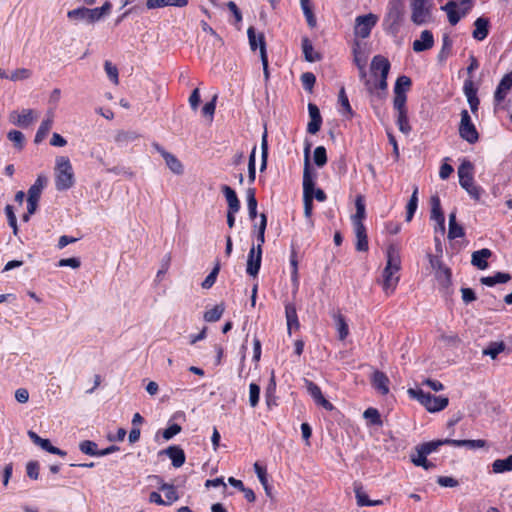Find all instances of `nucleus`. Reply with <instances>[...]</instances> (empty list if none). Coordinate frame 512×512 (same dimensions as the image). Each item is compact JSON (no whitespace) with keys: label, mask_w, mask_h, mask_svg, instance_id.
<instances>
[{"label":"nucleus","mask_w":512,"mask_h":512,"mask_svg":"<svg viewBox=\"0 0 512 512\" xmlns=\"http://www.w3.org/2000/svg\"><path fill=\"white\" fill-rule=\"evenodd\" d=\"M390 67V62L386 57L382 55L373 57L370 65L371 77L364 81L365 89L372 102L383 101L386 98Z\"/></svg>","instance_id":"nucleus-1"},{"label":"nucleus","mask_w":512,"mask_h":512,"mask_svg":"<svg viewBox=\"0 0 512 512\" xmlns=\"http://www.w3.org/2000/svg\"><path fill=\"white\" fill-rule=\"evenodd\" d=\"M387 263L382 273V287L386 295H390L396 289L399 282V270L401 268V256L398 247L390 245L386 251Z\"/></svg>","instance_id":"nucleus-2"},{"label":"nucleus","mask_w":512,"mask_h":512,"mask_svg":"<svg viewBox=\"0 0 512 512\" xmlns=\"http://www.w3.org/2000/svg\"><path fill=\"white\" fill-rule=\"evenodd\" d=\"M473 170V164L464 160L457 171L459 184L473 200L479 201L484 194V189L474 182Z\"/></svg>","instance_id":"nucleus-3"},{"label":"nucleus","mask_w":512,"mask_h":512,"mask_svg":"<svg viewBox=\"0 0 512 512\" xmlns=\"http://www.w3.org/2000/svg\"><path fill=\"white\" fill-rule=\"evenodd\" d=\"M75 183L71 162L66 156H58L55 160V188L58 191L70 189Z\"/></svg>","instance_id":"nucleus-4"},{"label":"nucleus","mask_w":512,"mask_h":512,"mask_svg":"<svg viewBox=\"0 0 512 512\" xmlns=\"http://www.w3.org/2000/svg\"><path fill=\"white\" fill-rule=\"evenodd\" d=\"M409 7L413 24L423 26L434 21L433 0H409Z\"/></svg>","instance_id":"nucleus-5"},{"label":"nucleus","mask_w":512,"mask_h":512,"mask_svg":"<svg viewBox=\"0 0 512 512\" xmlns=\"http://www.w3.org/2000/svg\"><path fill=\"white\" fill-rule=\"evenodd\" d=\"M408 394L411 398L416 399L422 404L429 412L435 413L445 409L449 403L447 397L435 396L430 393L424 392L420 388L408 389Z\"/></svg>","instance_id":"nucleus-6"},{"label":"nucleus","mask_w":512,"mask_h":512,"mask_svg":"<svg viewBox=\"0 0 512 512\" xmlns=\"http://www.w3.org/2000/svg\"><path fill=\"white\" fill-rule=\"evenodd\" d=\"M402 19V8L398 1H391L388 4L387 13L383 20L386 31L396 33L399 29Z\"/></svg>","instance_id":"nucleus-7"},{"label":"nucleus","mask_w":512,"mask_h":512,"mask_svg":"<svg viewBox=\"0 0 512 512\" xmlns=\"http://www.w3.org/2000/svg\"><path fill=\"white\" fill-rule=\"evenodd\" d=\"M378 22V16L373 13L357 16L355 19L354 34L365 39L369 37L371 30Z\"/></svg>","instance_id":"nucleus-8"},{"label":"nucleus","mask_w":512,"mask_h":512,"mask_svg":"<svg viewBox=\"0 0 512 512\" xmlns=\"http://www.w3.org/2000/svg\"><path fill=\"white\" fill-rule=\"evenodd\" d=\"M429 262L439 285L442 287H448L451 283L450 269L446 267L441 259L436 256L429 255Z\"/></svg>","instance_id":"nucleus-9"},{"label":"nucleus","mask_w":512,"mask_h":512,"mask_svg":"<svg viewBox=\"0 0 512 512\" xmlns=\"http://www.w3.org/2000/svg\"><path fill=\"white\" fill-rule=\"evenodd\" d=\"M459 134L462 139L473 144L478 140V132L472 123L471 117L467 110H462L461 121L459 126Z\"/></svg>","instance_id":"nucleus-10"},{"label":"nucleus","mask_w":512,"mask_h":512,"mask_svg":"<svg viewBox=\"0 0 512 512\" xmlns=\"http://www.w3.org/2000/svg\"><path fill=\"white\" fill-rule=\"evenodd\" d=\"M440 9L446 13L449 24L455 26L462 18L468 15L472 8L457 5L455 2H447Z\"/></svg>","instance_id":"nucleus-11"},{"label":"nucleus","mask_w":512,"mask_h":512,"mask_svg":"<svg viewBox=\"0 0 512 512\" xmlns=\"http://www.w3.org/2000/svg\"><path fill=\"white\" fill-rule=\"evenodd\" d=\"M98 12L94 8L79 7L68 11L67 17L75 22H84L87 24H93L98 20Z\"/></svg>","instance_id":"nucleus-12"},{"label":"nucleus","mask_w":512,"mask_h":512,"mask_svg":"<svg viewBox=\"0 0 512 512\" xmlns=\"http://www.w3.org/2000/svg\"><path fill=\"white\" fill-rule=\"evenodd\" d=\"M315 191V183L310 170L309 149L307 148L305 151V167L303 172V199L313 200Z\"/></svg>","instance_id":"nucleus-13"},{"label":"nucleus","mask_w":512,"mask_h":512,"mask_svg":"<svg viewBox=\"0 0 512 512\" xmlns=\"http://www.w3.org/2000/svg\"><path fill=\"white\" fill-rule=\"evenodd\" d=\"M262 262V248L256 249L253 245L247 256L246 272L249 276L256 277Z\"/></svg>","instance_id":"nucleus-14"},{"label":"nucleus","mask_w":512,"mask_h":512,"mask_svg":"<svg viewBox=\"0 0 512 512\" xmlns=\"http://www.w3.org/2000/svg\"><path fill=\"white\" fill-rule=\"evenodd\" d=\"M305 385L307 392L313 398L315 403L324 409L331 411L333 410V405L323 396L322 391L318 385L310 380H305Z\"/></svg>","instance_id":"nucleus-15"},{"label":"nucleus","mask_w":512,"mask_h":512,"mask_svg":"<svg viewBox=\"0 0 512 512\" xmlns=\"http://www.w3.org/2000/svg\"><path fill=\"white\" fill-rule=\"evenodd\" d=\"M34 119V112L31 109H23L21 112L12 111L9 115V121L12 124L23 128L32 124Z\"/></svg>","instance_id":"nucleus-16"},{"label":"nucleus","mask_w":512,"mask_h":512,"mask_svg":"<svg viewBox=\"0 0 512 512\" xmlns=\"http://www.w3.org/2000/svg\"><path fill=\"white\" fill-rule=\"evenodd\" d=\"M155 150L163 157L167 167L175 174L183 173V165L182 163L174 156L173 154L167 152L163 147L159 144H154Z\"/></svg>","instance_id":"nucleus-17"},{"label":"nucleus","mask_w":512,"mask_h":512,"mask_svg":"<svg viewBox=\"0 0 512 512\" xmlns=\"http://www.w3.org/2000/svg\"><path fill=\"white\" fill-rule=\"evenodd\" d=\"M27 434H28L29 438L31 439V441L35 445L39 446L41 449H43L51 454L59 455L62 457L66 455L65 451L53 446L48 439L41 438L34 431L29 430Z\"/></svg>","instance_id":"nucleus-18"},{"label":"nucleus","mask_w":512,"mask_h":512,"mask_svg":"<svg viewBox=\"0 0 512 512\" xmlns=\"http://www.w3.org/2000/svg\"><path fill=\"white\" fill-rule=\"evenodd\" d=\"M512 89V72L506 74L502 80L500 81L495 94H494V101L496 105H500L510 90Z\"/></svg>","instance_id":"nucleus-19"},{"label":"nucleus","mask_w":512,"mask_h":512,"mask_svg":"<svg viewBox=\"0 0 512 512\" xmlns=\"http://www.w3.org/2000/svg\"><path fill=\"white\" fill-rule=\"evenodd\" d=\"M434 45V37L431 31L423 30L420 38L413 42V50L415 52H423L429 50Z\"/></svg>","instance_id":"nucleus-20"},{"label":"nucleus","mask_w":512,"mask_h":512,"mask_svg":"<svg viewBox=\"0 0 512 512\" xmlns=\"http://www.w3.org/2000/svg\"><path fill=\"white\" fill-rule=\"evenodd\" d=\"M431 219L435 220L441 232L445 230V217L438 196L431 197Z\"/></svg>","instance_id":"nucleus-21"},{"label":"nucleus","mask_w":512,"mask_h":512,"mask_svg":"<svg viewBox=\"0 0 512 512\" xmlns=\"http://www.w3.org/2000/svg\"><path fill=\"white\" fill-rule=\"evenodd\" d=\"M372 386L382 395L389 393V378L381 371H375L371 378Z\"/></svg>","instance_id":"nucleus-22"},{"label":"nucleus","mask_w":512,"mask_h":512,"mask_svg":"<svg viewBox=\"0 0 512 512\" xmlns=\"http://www.w3.org/2000/svg\"><path fill=\"white\" fill-rule=\"evenodd\" d=\"M491 255L492 252L487 248L474 251L471 257V263L478 269L485 270L488 267L487 259L490 258Z\"/></svg>","instance_id":"nucleus-23"},{"label":"nucleus","mask_w":512,"mask_h":512,"mask_svg":"<svg viewBox=\"0 0 512 512\" xmlns=\"http://www.w3.org/2000/svg\"><path fill=\"white\" fill-rule=\"evenodd\" d=\"M188 4V0H146L147 9H157L164 7H185Z\"/></svg>","instance_id":"nucleus-24"},{"label":"nucleus","mask_w":512,"mask_h":512,"mask_svg":"<svg viewBox=\"0 0 512 512\" xmlns=\"http://www.w3.org/2000/svg\"><path fill=\"white\" fill-rule=\"evenodd\" d=\"M354 492L357 501V505L363 506H379L383 504L382 500H369L366 492L360 484H354Z\"/></svg>","instance_id":"nucleus-25"},{"label":"nucleus","mask_w":512,"mask_h":512,"mask_svg":"<svg viewBox=\"0 0 512 512\" xmlns=\"http://www.w3.org/2000/svg\"><path fill=\"white\" fill-rule=\"evenodd\" d=\"M356 212L351 216L353 226L364 225L363 221L366 218L365 201L362 195L357 196L355 201Z\"/></svg>","instance_id":"nucleus-26"},{"label":"nucleus","mask_w":512,"mask_h":512,"mask_svg":"<svg viewBox=\"0 0 512 512\" xmlns=\"http://www.w3.org/2000/svg\"><path fill=\"white\" fill-rule=\"evenodd\" d=\"M355 237H356V250L366 252L369 248L368 237L366 228L364 225L353 226Z\"/></svg>","instance_id":"nucleus-27"},{"label":"nucleus","mask_w":512,"mask_h":512,"mask_svg":"<svg viewBox=\"0 0 512 512\" xmlns=\"http://www.w3.org/2000/svg\"><path fill=\"white\" fill-rule=\"evenodd\" d=\"M155 478L158 480L159 490L164 492L165 504L168 506V505H171L172 503H174L175 501H177L179 496L177 494V491H176V488L174 487V485L164 483L162 481V479L157 476Z\"/></svg>","instance_id":"nucleus-28"},{"label":"nucleus","mask_w":512,"mask_h":512,"mask_svg":"<svg viewBox=\"0 0 512 512\" xmlns=\"http://www.w3.org/2000/svg\"><path fill=\"white\" fill-rule=\"evenodd\" d=\"M489 21L484 17H479L474 22L473 38L478 41H483L488 36Z\"/></svg>","instance_id":"nucleus-29"},{"label":"nucleus","mask_w":512,"mask_h":512,"mask_svg":"<svg viewBox=\"0 0 512 512\" xmlns=\"http://www.w3.org/2000/svg\"><path fill=\"white\" fill-rule=\"evenodd\" d=\"M221 190L226 198L228 204V211L239 212L240 201L236 195V192L228 185H223Z\"/></svg>","instance_id":"nucleus-30"},{"label":"nucleus","mask_w":512,"mask_h":512,"mask_svg":"<svg viewBox=\"0 0 512 512\" xmlns=\"http://www.w3.org/2000/svg\"><path fill=\"white\" fill-rule=\"evenodd\" d=\"M165 454L171 459L174 467L179 468L185 462V453L178 446H170L165 450Z\"/></svg>","instance_id":"nucleus-31"},{"label":"nucleus","mask_w":512,"mask_h":512,"mask_svg":"<svg viewBox=\"0 0 512 512\" xmlns=\"http://www.w3.org/2000/svg\"><path fill=\"white\" fill-rule=\"evenodd\" d=\"M285 316L287 321L288 333L291 334V330L299 327V321L297 316L296 307L292 303L285 305Z\"/></svg>","instance_id":"nucleus-32"},{"label":"nucleus","mask_w":512,"mask_h":512,"mask_svg":"<svg viewBox=\"0 0 512 512\" xmlns=\"http://www.w3.org/2000/svg\"><path fill=\"white\" fill-rule=\"evenodd\" d=\"M464 236V230L461 225L456 221V213L451 212L449 215V231L448 237L450 239H456Z\"/></svg>","instance_id":"nucleus-33"},{"label":"nucleus","mask_w":512,"mask_h":512,"mask_svg":"<svg viewBox=\"0 0 512 512\" xmlns=\"http://www.w3.org/2000/svg\"><path fill=\"white\" fill-rule=\"evenodd\" d=\"M46 184V178L38 176L34 184L28 190V198L30 200L39 201L42 190Z\"/></svg>","instance_id":"nucleus-34"},{"label":"nucleus","mask_w":512,"mask_h":512,"mask_svg":"<svg viewBox=\"0 0 512 512\" xmlns=\"http://www.w3.org/2000/svg\"><path fill=\"white\" fill-rule=\"evenodd\" d=\"M492 470L496 474L512 471V455L508 456L505 459H496L492 463Z\"/></svg>","instance_id":"nucleus-35"},{"label":"nucleus","mask_w":512,"mask_h":512,"mask_svg":"<svg viewBox=\"0 0 512 512\" xmlns=\"http://www.w3.org/2000/svg\"><path fill=\"white\" fill-rule=\"evenodd\" d=\"M453 439H444V440H434L426 443L419 444L420 448L424 453L430 455L433 452H436L439 447L442 445H452Z\"/></svg>","instance_id":"nucleus-36"},{"label":"nucleus","mask_w":512,"mask_h":512,"mask_svg":"<svg viewBox=\"0 0 512 512\" xmlns=\"http://www.w3.org/2000/svg\"><path fill=\"white\" fill-rule=\"evenodd\" d=\"M302 50L306 61L316 62L320 59L319 54L314 51L313 45L308 38L302 39Z\"/></svg>","instance_id":"nucleus-37"},{"label":"nucleus","mask_w":512,"mask_h":512,"mask_svg":"<svg viewBox=\"0 0 512 512\" xmlns=\"http://www.w3.org/2000/svg\"><path fill=\"white\" fill-rule=\"evenodd\" d=\"M510 280V275L507 273L498 272L493 276H486L481 278V283L488 287H492L498 283H506Z\"/></svg>","instance_id":"nucleus-38"},{"label":"nucleus","mask_w":512,"mask_h":512,"mask_svg":"<svg viewBox=\"0 0 512 512\" xmlns=\"http://www.w3.org/2000/svg\"><path fill=\"white\" fill-rule=\"evenodd\" d=\"M52 125H53L52 117H48L47 119H44L41 122V124L37 130V133L35 135V140H34L35 143H40L46 138L47 134L49 133L50 129L52 128Z\"/></svg>","instance_id":"nucleus-39"},{"label":"nucleus","mask_w":512,"mask_h":512,"mask_svg":"<svg viewBox=\"0 0 512 512\" xmlns=\"http://www.w3.org/2000/svg\"><path fill=\"white\" fill-rule=\"evenodd\" d=\"M300 5L308 26L314 28L316 26V18L312 12L310 0H300Z\"/></svg>","instance_id":"nucleus-40"},{"label":"nucleus","mask_w":512,"mask_h":512,"mask_svg":"<svg viewBox=\"0 0 512 512\" xmlns=\"http://www.w3.org/2000/svg\"><path fill=\"white\" fill-rule=\"evenodd\" d=\"M418 207V188L415 187L406 207V221H411Z\"/></svg>","instance_id":"nucleus-41"},{"label":"nucleus","mask_w":512,"mask_h":512,"mask_svg":"<svg viewBox=\"0 0 512 512\" xmlns=\"http://www.w3.org/2000/svg\"><path fill=\"white\" fill-rule=\"evenodd\" d=\"M246 198L249 217L254 219L257 216V200L255 197V190L249 188L246 192Z\"/></svg>","instance_id":"nucleus-42"},{"label":"nucleus","mask_w":512,"mask_h":512,"mask_svg":"<svg viewBox=\"0 0 512 512\" xmlns=\"http://www.w3.org/2000/svg\"><path fill=\"white\" fill-rule=\"evenodd\" d=\"M79 449L86 455L99 457L100 450L98 449V445L93 441H82L79 444Z\"/></svg>","instance_id":"nucleus-43"},{"label":"nucleus","mask_w":512,"mask_h":512,"mask_svg":"<svg viewBox=\"0 0 512 512\" xmlns=\"http://www.w3.org/2000/svg\"><path fill=\"white\" fill-rule=\"evenodd\" d=\"M396 122H397L399 130L402 133L408 134L411 131V126H410L409 120H408V111L397 112Z\"/></svg>","instance_id":"nucleus-44"},{"label":"nucleus","mask_w":512,"mask_h":512,"mask_svg":"<svg viewBox=\"0 0 512 512\" xmlns=\"http://www.w3.org/2000/svg\"><path fill=\"white\" fill-rule=\"evenodd\" d=\"M258 39H259V43H260V57H261L262 65H263L264 77H265V80L267 81L269 79V70H268V56H267L264 36L260 35L258 37Z\"/></svg>","instance_id":"nucleus-45"},{"label":"nucleus","mask_w":512,"mask_h":512,"mask_svg":"<svg viewBox=\"0 0 512 512\" xmlns=\"http://www.w3.org/2000/svg\"><path fill=\"white\" fill-rule=\"evenodd\" d=\"M484 440H454L452 442V446L455 447H468L470 449H478L483 448L485 446Z\"/></svg>","instance_id":"nucleus-46"},{"label":"nucleus","mask_w":512,"mask_h":512,"mask_svg":"<svg viewBox=\"0 0 512 512\" xmlns=\"http://www.w3.org/2000/svg\"><path fill=\"white\" fill-rule=\"evenodd\" d=\"M504 349L505 344L503 342H492L483 350V354L495 359Z\"/></svg>","instance_id":"nucleus-47"},{"label":"nucleus","mask_w":512,"mask_h":512,"mask_svg":"<svg viewBox=\"0 0 512 512\" xmlns=\"http://www.w3.org/2000/svg\"><path fill=\"white\" fill-rule=\"evenodd\" d=\"M223 312L224 307L222 305H216L204 313V320L207 322L218 321L221 318Z\"/></svg>","instance_id":"nucleus-48"},{"label":"nucleus","mask_w":512,"mask_h":512,"mask_svg":"<svg viewBox=\"0 0 512 512\" xmlns=\"http://www.w3.org/2000/svg\"><path fill=\"white\" fill-rule=\"evenodd\" d=\"M338 102L341 106L340 113H342L343 115L344 114L352 115V109H351L349 99L346 95L344 87H342L339 91Z\"/></svg>","instance_id":"nucleus-49"},{"label":"nucleus","mask_w":512,"mask_h":512,"mask_svg":"<svg viewBox=\"0 0 512 512\" xmlns=\"http://www.w3.org/2000/svg\"><path fill=\"white\" fill-rule=\"evenodd\" d=\"M104 69L108 76V78L111 80L112 83L115 85H118L119 83V74L118 69L115 65L112 64V62L106 60L104 62Z\"/></svg>","instance_id":"nucleus-50"},{"label":"nucleus","mask_w":512,"mask_h":512,"mask_svg":"<svg viewBox=\"0 0 512 512\" xmlns=\"http://www.w3.org/2000/svg\"><path fill=\"white\" fill-rule=\"evenodd\" d=\"M406 100V94L394 91L393 107L396 110V112L407 111Z\"/></svg>","instance_id":"nucleus-51"},{"label":"nucleus","mask_w":512,"mask_h":512,"mask_svg":"<svg viewBox=\"0 0 512 512\" xmlns=\"http://www.w3.org/2000/svg\"><path fill=\"white\" fill-rule=\"evenodd\" d=\"M411 86V80L409 77L402 75L399 76L396 80L394 91L402 92L403 94H406V92L409 90Z\"/></svg>","instance_id":"nucleus-52"},{"label":"nucleus","mask_w":512,"mask_h":512,"mask_svg":"<svg viewBox=\"0 0 512 512\" xmlns=\"http://www.w3.org/2000/svg\"><path fill=\"white\" fill-rule=\"evenodd\" d=\"M313 158L317 166H324L327 162L326 149L323 146L316 147L314 150Z\"/></svg>","instance_id":"nucleus-53"},{"label":"nucleus","mask_w":512,"mask_h":512,"mask_svg":"<svg viewBox=\"0 0 512 512\" xmlns=\"http://www.w3.org/2000/svg\"><path fill=\"white\" fill-rule=\"evenodd\" d=\"M427 454L423 452L419 445L415 447V451L410 455L411 461L415 466H420V464H424L427 459Z\"/></svg>","instance_id":"nucleus-54"},{"label":"nucleus","mask_w":512,"mask_h":512,"mask_svg":"<svg viewBox=\"0 0 512 512\" xmlns=\"http://www.w3.org/2000/svg\"><path fill=\"white\" fill-rule=\"evenodd\" d=\"M259 397L260 387L255 383H251L249 385V404L251 407H256L258 405Z\"/></svg>","instance_id":"nucleus-55"},{"label":"nucleus","mask_w":512,"mask_h":512,"mask_svg":"<svg viewBox=\"0 0 512 512\" xmlns=\"http://www.w3.org/2000/svg\"><path fill=\"white\" fill-rule=\"evenodd\" d=\"M336 326H337L339 338L341 340H344L349 334V329H348V325L343 316L338 315L336 317Z\"/></svg>","instance_id":"nucleus-56"},{"label":"nucleus","mask_w":512,"mask_h":512,"mask_svg":"<svg viewBox=\"0 0 512 512\" xmlns=\"http://www.w3.org/2000/svg\"><path fill=\"white\" fill-rule=\"evenodd\" d=\"M5 213L8 219V223L10 227L13 229L14 235H17L18 233V226H17V219L15 216V213L13 211V207L11 205H7L5 207Z\"/></svg>","instance_id":"nucleus-57"},{"label":"nucleus","mask_w":512,"mask_h":512,"mask_svg":"<svg viewBox=\"0 0 512 512\" xmlns=\"http://www.w3.org/2000/svg\"><path fill=\"white\" fill-rule=\"evenodd\" d=\"M301 81L304 89L311 91L316 82V77L313 73L306 72L302 74Z\"/></svg>","instance_id":"nucleus-58"},{"label":"nucleus","mask_w":512,"mask_h":512,"mask_svg":"<svg viewBox=\"0 0 512 512\" xmlns=\"http://www.w3.org/2000/svg\"><path fill=\"white\" fill-rule=\"evenodd\" d=\"M218 272H219V266L217 265L216 267H214V269L207 275V277L202 282V284H201L202 288H204V289L211 288L216 281Z\"/></svg>","instance_id":"nucleus-59"},{"label":"nucleus","mask_w":512,"mask_h":512,"mask_svg":"<svg viewBox=\"0 0 512 512\" xmlns=\"http://www.w3.org/2000/svg\"><path fill=\"white\" fill-rule=\"evenodd\" d=\"M216 99L217 95H215L213 99L210 102H207L202 108L203 116L208 117L210 120H212L213 115L215 113Z\"/></svg>","instance_id":"nucleus-60"},{"label":"nucleus","mask_w":512,"mask_h":512,"mask_svg":"<svg viewBox=\"0 0 512 512\" xmlns=\"http://www.w3.org/2000/svg\"><path fill=\"white\" fill-rule=\"evenodd\" d=\"M249 45L251 50L255 51L258 47L260 48V43L258 37L262 35L261 33L256 35L255 29L253 27H249L247 30Z\"/></svg>","instance_id":"nucleus-61"},{"label":"nucleus","mask_w":512,"mask_h":512,"mask_svg":"<svg viewBox=\"0 0 512 512\" xmlns=\"http://www.w3.org/2000/svg\"><path fill=\"white\" fill-rule=\"evenodd\" d=\"M364 418L368 419L372 424H380V414L377 409L375 408H368L364 411L363 414Z\"/></svg>","instance_id":"nucleus-62"},{"label":"nucleus","mask_w":512,"mask_h":512,"mask_svg":"<svg viewBox=\"0 0 512 512\" xmlns=\"http://www.w3.org/2000/svg\"><path fill=\"white\" fill-rule=\"evenodd\" d=\"M30 76H31L30 70H28L26 68H20V69L15 70L14 72H12L11 75L9 76V79L12 81H19V80L28 79Z\"/></svg>","instance_id":"nucleus-63"},{"label":"nucleus","mask_w":512,"mask_h":512,"mask_svg":"<svg viewBox=\"0 0 512 512\" xmlns=\"http://www.w3.org/2000/svg\"><path fill=\"white\" fill-rule=\"evenodd\" d=\"M8 139L13 142L16 146L22 147L24 142V135L18 130H12L7 135Z\"/></svg>","instance_id":"nucleus-64"}]
</instances>
